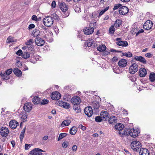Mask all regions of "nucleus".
<instances>
[{
  "label": "nucleus",
  "mask_w": 155,
  "mask_h": 155,
  "mask_svg": "<svg viewBox=\"0 0 155 155\" xmlns=\"http://www.w3.org/2000/svg\"><path fill=\"white\" fill-rule=\"evenodd\" d=\"M140 133L139 130L137 129H131L129 131L128 133L127 132H124L123 133L121 132H119L120 135L122 137L124 135H129L133 138H135L138 136V134Z\"/></svg>",
  "instance_id": "1"
},
{
  "label": "nucleus",
  "mask_w": 155,
  "mask_h": 155,
  "mask_svg": "<svg viewBox=\"0 0 155 155\" xmlns=\"http://www.w3.org/2000/svg\"><path fill=\"white\" fill-rule=\"evenodd\" d=\"M43 22L45 26L47 27H51L53 24L54 20L50 16L45 17L43 19Z\"/></svg>",
  "instance_id": "2"
},
{
  "label": "nucleus",
  "mask_w": 155,
  "mask_h": 155,
  "mask_svg": "<svg viewBox=\"0 0 155 155\" xmlns=\"http://www.w3.org/2000/svg\"><path fill=\"white\" fill-rule=\"evenodd\" d=\"M130 146L133 150L135 151H138L140 150L141 144L139 141H134L131 143Z\"/></svg>",
  "instance_id": "3"
},
{
  "label": "nucleus",
  "mask_w": 155,
  "mask_h": 155,
  "mask_svg": "<svg viewBox=\"0 0 155 155\" xmlns=\"http://www.w3.org/2000/svg\"><path fill=\"white\" fill-rule=\"evenodd\" d=\"M9 133L8 129L6 127H2L0 129V134L3 137H7Z\"/></svg>",
  "instance_id": "4"
},
{
  "label": "nucleus",
  "mask_w": 155,
  "mask_h": 155,
  "mask_svg": "<svg viewBox=\"0 0 155 155\" xmlns=\"http://www.w3.org/2000/svg\"><path fill=\"white\" fill-rule=\"evenodd\" d=\"M138 65L135 63L133 64L129 68V72L130 73L134 74L138 71Z\"/></svg>",
  "instance_id": "5"
},
{
  "label": "nucleus",
  "mask_w": 155,
  "mask_h": 155,
  "mask_svg": "<svg viewBox=\"0 0 155 155\" xmlns=\"http://www.w3.org/2000/svg\"><path fill=\"white\" fill-rule=\"evenodd\" d=\"M41 151H43L41 149L36 148L31 151L28 155H42Z\"/></svg>",
  "instance_id": "6"
},
{
  "label": "nucleus",
  "mask_w": 155,
  "mask_h": 155,
  "mask_svg": "<svg viewBox=\"0 0 155 155\" xmlns=\"http://www.w3.org/2000/svg\"><path fill=\"white\" fill-rule=\"evenodd\" d=\"M153 25V22L151 21L147 20L144 23L143 25V28L145 30H150L152 28Z\"/></svg>",
  "instance_id": "7"
},
{
  "label": "nucleus",
  "mask_w": 155,
  "mask_h": 155,
  "mask_svg": "<svg viewBox=\"0 0 155 155\" xmlns=\"http://www.w3.org/2000/svg\"><path fill=\"white\" fill-rule=\"evenodd\" d=\"M129 11L128 8L126 6H124L120 8L119 12L121 15H124L128 13Z\"/></svg>",
  "instance_id": "8"
},
{
  "label": "nucleus",
  "mask_w": 155,
  "mask_h": 155,
  "mask_svg": "<svg viewBox=\"0 0 155 155\" xmlns=\"http://www.w3.org/2000/svg\"><path fill=\"white\" fill-rule=\"evenodd\" d=\"M58 105L61 106L66 109H69L70 108V105L66 102H64L62 101H59L57 102Z\"/></svg>",
  "instance_id": "9"
},
{
  "label": "nucleus",
  "mask_w": 155,
  "mask_h": 155,
  "mask_svg": "<svg viewBox=\"0 0 155 155\" xmlns=\"http://www.w3.org/2000/svg\"><path fill=\"white\" fill-rule=\"evenodd\" d=\"M85 114L89 117H90L92 115L93 110L92 107L89 106L85 108L84 110Z\"/></svg>",
  "instance_id": "10"
},
{
  "label": "nucleus",
  "mask_w": 155,
  "mask_h": 155,
  "mask_svg": "<svg viewBox=\"0 0 155 155\" xmlns=\"http://www.w3.org/2000/svg\"><path fill=\"white\" fill-rule=\"evenodd\" d=\"M121 39L120 38H117L116 39L117 41H118L116 42L117 45L119 46H122L123 47L127 46L128 45L127 42L126 41L120 40Z\"/></svg>",
  "instance_id": "11"
},
{
  "label": "nucleus",
  "mask_w": 155,
  "mask_h": 155,
  "mask_svg": "<svg viewBox=\"0 0 155 155\" xmlns=\"http://www.w3.org/2000/svg\"><path fill=\"white\" fill-rule=\"evenodd\" d=\"M81 101V98L78 96L74 97L71 99V102L74 105L79 104Z\"/></svg>",
  "instance_id": "12"
},
{
  "label": "nucleus",
  "mask_w": 155,
  "mask_h": 155,
  "mask_svg": "<svg viewBox=\"0 0 155 155\" xmlns=\"http://www.w3.org/2000/svg\"><path fill=\"white\" fill-rule=\"evenodd\" d=\"M51 97L53 100H58L61 97L60 94L57 91L53 92L51 94Z\"/></svg>",
  "instance_id": "13"
},
{
  "label": "nucleus",
  "mask_w": 155,
  "mask_h": 155,
  "mask_svg": "<svg viewBox=\"0 0 155 155\" xmlns=\"http://www.w3.org/2000/svg\"><path fill=\"white\" fill-rule=\"evenodd\" d=\"M36 45L39 46H43L45 43V41L41 38L38 37L35 41Z\"/></svg>",
  "instance_id": "14"
},
{
  "label": "nucleus",
  "mask_w": 155,
  "mask_h": 155,
  "mask_svg": "<svg viewBox=\"0 0 155 155\" xmlns=\"http://www.w3.org/2000/svg\"><path fill=\"white\" fill-rule=\"evenodd\" d=\"M32 108V104L29 102L25 103L23 107L24 110L26 112H29Z\"/></svg>",
  "instance_id": "15"
},
{
  "label": "nucleus",
  "mask_w": 155,
  "mask_h": 155,
  "mask_svg": "<svg viewBox=\"0 0 155 155\" xmlns=\"http://www.w3.org/2000/svg\"><path fill=\"white\" fill-rule=\"evenodd\" d=\"M127 63V60L122 59L119 61L118 64L120 68H124L126 66Z\"/></svg>",
  "instance_id": "16"
},
{
  "label": "nucleus",
  "mask_w": 155,
  "mask_h": 155,
  "mask_svg": "<svg viewBox=\"0 0 155 155\" xmlns=\"http://www.w3.org/2000/svg\"><path fill=\"white\" fill-rule=\"evenodd\" d=\"M18 125V123L14 120H11L9 122V126L13 129L16 128Z\"/></svg>",
  "instance_id": "17"
},
{
  "label": "nucleus",
  "mask_w": 155,
  "mask_h": 155,
  "mask_svg": "<svg viewBox=\"0 0 155 155\" xmlns=\"http://www.w3.org/2000/svg\"><path fill=\"white\" fill-rule=\"evenodd\" d=\"M84 33L86 35H90L94 31V28L93 27H88L85 28L83 30Z\"/></svg>",
  "instance_id": "18"
},
{
  "label": "nucleus",
  "mask_w": 155,
  "mask_h": 155,
  "mask_svg": "<svg viewBox=\"0 0 155 155\" xmlns=\"http://www.w3.org/2000/svg\"><path fill=\"white\" fill-rule=\"evenodd\" d=\"M100 115L101 117L104 119V120H106L109 117V115L107 111H102L101 112Z\"/></svg>",
  "instance_id": "19"
},
{
  "label": "nucleus",
  "mask_w": 155,
  "mask_h": 155,
  "mask_svg": "<svg viewBox=\"0 0 155 155\" xmlns=\"http://www.w3.org/2000/svg\"><path fill=\"white\" fill-rule=\"evenodd\" d=\"M134 58L136 61H139L144 64L146 63L147 62L146 60L143 57L141 56H136L134 57Z\"/></svg>",
  "instance_id": "20"
},
{
  "label": "nucleus",
  "mask_w": 155,
  "mask_h": 155,
  "mask_svg": "<svg viewBox=\"0 0 155 155\" xmlns=\"http://www.w3.org/2000/svg\"><path fill=\"white\" fill-rule=\"evenodd\" d=\"M60 7L63 12H65L67 11L68 8V6L66 5L64 2L61 3L59 5Z\"/></svg>",
  "instance_id": "21"
},
{
  "label": "nucleus",
  "mask_w": 155,
  "mask_h": 155,
  "mask_svg": "<svg viewBox=\"0 0 155 155\" xmlns=\"http://www.w3.org/2000/svg\"><path fill=\"white\" fill-rule=\"evenodd\" d=\"M147 74V71L144 68H141L139 71V74L141 77H143L145 76Z\"/></svg>",
  "instance_id": "22"
},
{
  "label": "nucleus",
  "mask_w": 155,
  "mask_h": 155,
  "mask_svg": "<svg viewBox=\"0 0 155 155\" xmlns=\"http://www.w3.org/2000/svg\"><path fill=\"white\" fill-rule=\"evenodd\" d=\"M140 155H149L148 150L146 148H142L140 149Z\"/></svg>",
  "instance_id": "23"
},
{
  "label": "nucleus",
  "mask_w": 155,
  "mask_h": 155,
  "mask_svg": "<svg viewBox=\"0 0 155 155\" xmlns=\"http://www.w3.org/2000/svg\"><path fill=\"white\" fill-rule=\"evenodd\" d=\"M124 125L121 123H118L116 124L115 126V129L117 130H119V132H120V131L122 130V129L124 128Z\"/></svg>",
  "instance_id": "24"
},
{
  "label": "nucleus",
  "mask_w": 155,
  "mask_h": 155,
  "mask_svg": "<svg viewBox=\"0 0 155 155\" xmlns=\"http://www.w3.org/2000/svg\"><path fill=\"white\" fill-rule=\"evenodd\" d=\"M117 120V117L115 116H112L109 119L108 123L109 124H111L116 122Z\"/></svg>",
  "instance_id": "25"
},
{
  "label": "nucleus",
  "mask_w": 155,
  "mask_h": 155,
  "mask_svg": "<svg viewBox=\"0 0 155 155\" xmlns=\"http://www.w3.org/2000/svg\"><path fill=\"white\" fill-rule=\"evenodd\" d=\"M41 100L38 96H35L32 99V101L35 104H37L40 103Z\"/></svg>",
  "instance_id": "26"
},
{
  "label": "nucleus",
  "mask_w": 155,
  "mask_h": 155,
  "mask_svg": "<svg viewBox=\"0 0 155 155\" xmlns=\"http://www.w3.org/2000/svg\"><path fill=\"white\" fill-rule=\"evenodd\" d=\"M71 123V121L70 120L67 119L64 120L61 124V127L68 126Z\"/></svg>",
  "instance_id": "27"
},
{
  "label": "nucleus",
  "mask_w": 155,
  "mask_h": 155,
  "mask_svg": "<svg viewBox=\"0 0 155 155\" xmlns=\"http://www.w3.org/2000/svg\"><path fill=\"white\" fill-rule=\"evenodd\" d=\"M13 72L14 74L17 76L19 77L21 75V71L18 68H15L14 69Z\"/></svg>",
  "instance_id": "28"
},
{
  "label": "nucleus",
  "mask_w": 155,
  "mask_h": 155,
  "mask_svg": "<svg viewBox=\"0 0 155 155\" xmlns=\"http://www.w3.org/2000/svg\"><path fill=\"white\" fill-rule=\"evenodd\" d=\"M40 31L36 29L33 30L31 35L34 37L37 38L40 35Z\"/></svg>",
  "instance_id": "29"
},
{
  "label": "nucleus",
  "mask_w": 155,
  "mask_h": 155,
  "mask_svg": "<svg viewBox=\"0 0 155 155\" xmlns=\"http://www.w3.org/2000/svg\"><path fill=\"white\" fill-rule=\"evenodd\" d=\"M106 46L104 45H100L97 48V50L99 51H104L106 49Z\"/></svg>",
  "instance_id": "30"
},
{
  "label": "nucleus",
  "mask_w": 155,
  "mask_h": 155,
  "mask_svg": "<svg viewBox=\"0 0 155 155\" xmlns=\"http://www.w3.org/2000/svg\"><path fill=\"white\" fill-rule=\"evenodd\" d=\"M25 129H26V127H25L23 129L21 132V133L20 134V140L21 142H22V141L23 140V139L24 137V134L25 132Z\"/></svg>",
  "instance_id": "31"
},
{
  "label": "nucleus",
  "mask_w": 155,
  "mask_h": 155,
  "mask_svg": "<svg viewBox=\"0 0 155 155\" xmlns=\"http://www.w3.org/2000/svg\"><path fill=\"white\" fill-rule=\"evenodd\" d=\"M77 132V128L75 126L73 127L70 130V133L72 135H74Z\"/></svg>",
  "instance_id": "32"
},
{
  "label": "nucleus",
  "mask_w": 155,
  "mask_h": 155,
  "mask_svg": "<svg viewBox=\"0 0 155 155\" xmlns=\"http://www.w3.org/2000/svg\"><path fill=\"white\" fill-rule=\"evenodd\" d=\"M53 19L56 20H59L60 19L58 15L57 14H56V13L54 12L52 14L51 16H50Z\"/></svg>",
  "instance_id": "33"
},
{
  "label": "nucleus",
  "mask_w": 155,
  "mask_h": 155,
  "mask_svg": "<svg viewBox=\"0 0 155 155\" xmlns=\"http://www.w3.org/2000/svg\"><path fill=\"white\" fill-rule=\"evenodd\" d=\"M16 40H14L13 38L11 36H9L7 38V43H8L12 42H16Z\"/></svg>",
  "instance_id": "34"
},
{
  "label": "nucleus",
  "mask_w": 155,
  "mask_h": 155,
  "mask_svg": "<svg viewBox=\"0 0 155 155\" xmlns=\"http://www.w3.org/2000/svg\"><path fill=\"white\" fill-rule=\"evenodd\" d=\"M150 81L153 82L155 80V73H150L149 76Z\"/></svg>",
  "instance_id": "35"
},
{
  "label": "nucleus",
  "mask_w": 155,
  "mask_h": 155,
  "mask_svg": "<svg viewBox=\"0 0 155 155\" xmlns=\"http://www.w3.org/2000/svg\"><path fill=\"white\" fill-rule=\"evenodd\" d=\"M122 21L120 20H117L115 21L114 25L115 27H119Z\"/></svg>",
  "instance_id": "36"
},
{
  "label": "nucleus",
  "mask_w": 155,
  "mask_h": 155,
  "mask_svg": "<svg viewBox=\"0 0 155 155\" xmlns=\"http://www.w3.org/2000/svg\"><path fill=\"white\" fill-rule=\"evenodd\" d=\"M67 135V134L66 133H61L59 135L58 138V141H59L60 140L65 137Z\"/></svg>",
  "instance_id": "37"
},
{
  "label": "nucleus",
  "mask_w": 155,
  "mask_h": 155,
  "mask_svg": "<svg viewBox=\"0 0 155 155\" xmlns=\"http://www.w3.org/2000/svg\"><path fill=\"white\" fill-rule=\"evenodd\" d=\"M30 56L29 54L27 52H24L22 55V57L25 59L28 58Z\"/></svg>",
  "instance_id": "38"
},
{
  "label": "nucleus",
  "mask_w": 155,
  "mask_h": 155,
  "mask_svg": "<svg viewBox=\"0 0 155 155\" xmlns=\"http://www.w3.org/2000/svg\"><path fill=\"white\" fill-rule=\"evenodd\" d=\"M122 55L128 58H130L132 56V54L129 51L127 53H122Z\"/></svg>",
  "instance_id": "39"
},
{
  "label": "nucleus",
  "mask_w": 155,
  "mask_h": 155,
  "mask_svg": "<svg viewBox=\"0 0 155 155\" xmlns=\"http://www.w3.org/2000/svg\"><path fill=\"white\" fill-rule=\"evenodd\" d=\"M79 104H75L73 106V109L76 111L77 113H78L80 111V107H79Z\"/></svg>",
  "instance_id": "40"
},
{
  "label": "nucleus",
  "mask_w": 155,
  "mask_h": 155,
  "mask_svg": "<svg viewBox=\"0 0 155 155\" xmlns=\"http://www.w3.org/2000/svg\"><path fill=\"white\" fill-rule=\"evenodd\" d=\"M115 31V29L113 25H112L110 28L109 29V32L110 34L112 35L114 33Z\"/></svg>",
  "instance_id": "41"
},
{
  "label": "nucleus",
  "mask_w": 155,
  "mask_h": 155,
  "mask_svg": "<svg viewBox=\"0 0 155 155\" xmlns=\"http://www.w3.org/2000/svg\"><path fill=\"white\" fill-rule=\"evenodd\" d=\"M109 7V6H108L105 8L104 9L102 10L99 13V16H101L108 9Z\"/></svg>",
  "instance_id": "42"
},
{
  "label": "nucleus",
  "mask_w": 155,
  "mask_h": 155,
  "mask_svg": "<svg viewBox=\"0 0 155 155\" xmlns=\"http://www.w3.org/2000/svg\"><path fill=\"white\" fill-rule=\"evenodd\" d=\"M2 78L3 80H7L9 79V77L5 73H4L3 74L2 77Z\"/></svg>",
  "instance_id": "43"
},
{
  "label": "nucleus",
  "mask_w": 155,
  "mask_h": 155,
  "mask_svg": "<svg viewBox=\"0 0 155 155\" xmlns=\"http://www.w3.org/2000/svg\"><path fill=\"white\" fill-rule=\"evenodd\" d=\"M99 107V104L98 102H96L93 104V107L94 109H98Z\"/></svg>",
  "instance_id": "44"
},
{
  "label": "nucleus",
  "mask_w": 155,
  "mask_h": 155,
  "mask_svg": "<svg viewBox=\"0 0 155 155\" xmlns=\"http://www.w3.org/2000/svg\"><path fill=\"white\" fill-rule=\"evenodd\" d=\"M102 118L101 116H98L96 117L95 118V121L97 122H101L102 120Z\"/></svg>",
  "instance_id": "45"
},
{
  "label": "nucleus",
  "mask_w": 155,
  "mask_h": 155,
  "mask_svg": "<svg viewBox=\"0 0 155 155\" xmlns=\"http://www.w3.org/2000/svg\"><path fill=\"white\" fill-rule=\"evenodd\" d=\"M34 42V41L32 39H30L29 40L27 41V42H26L25 44L27 45H32Z\"/></svg>",
  "instance_id": "46"
},
{
  "label": "nucleus",
  "mask_w": 155,
  "mask_h": 155,
  "mask_svg": "<svg viewBox=\"0 0 155 155\" xmlns=\"http://www.w3.org/2000/svg\"><path fill=\"white\" fill-rule=\"evenodd\" d=\"M49 101L48 100H43L41 102H40L41 105H44L45 104H48V103Z\"/></svg>",
  "instance_id": "47"
},
{
  "label": "nucleus",
  "mask_w": 155,
  "mask_h": 155,
  "mask_svg": "<svg viewBox=\"0 0 155 155\" xmlns=\"http://www.w3.org/2000/svg\"><path fill=\"white\" fill-rule=\"evenodd\" d=\"M87 46L88 47H90L92 46L93 44V41L92 39L90 40L87 42Z\"/></svg>",
  "instance_id": "48"
},
{
  "label": "nucleus",
  "mask_w": 155,
  "mask_h": 155,
  "mask_svg": "<svg viewBox=\"0 0 155 155\" xmlns=\"http://www.w3.org/2000/svg\"><path fill=\"white\" fill-rule=\"evenodd\" d=\"M21 118V119L24 120L26 121L27 118V115L26 114H23L22 115Z\"/></svg>",
  "instance_id": "49"
},
{
  "label": "nucleus",
  "mask_w": 155,
  "mask_h": 155,
  "mask_svg": "<svg viewBox=\"0 0 155 155\" xmlns=\"http://www.w3.org/2000/svg\"><path fill=\"white\" fill-rule=\"evenodd\" d=\"M12 71V68H10L9 69L5 71V73L7 75H8L11 74Z\"/></svg>",
  "instance_id": "50"
},
{
  "label": "nucleus",
  "mask_w": 155,
  "mask_h": 155,
  "mask_svg": "<svg viewBox=\"0 0 155 155\" xmlns=\"http://www.w3.org/2000/svg\"><path fill=\"white\" fill-rule=\"evenodd\" d=\"M27 47L28 49L31 51H32L34 49V47L32 45H27Z\"/></svg>",
  "instance_id": "51"
},
{
  "label": "nucleus",
  "mask_w": 155,
  "mask_h": 155,
  "mask_svg": "<svg viewBox=\"0 0 155 155\" xmlns=\"http://www.w3.org/2000/svg\"><path fill=\"white\" fill-rule=\"evenodd\" d=\"M121 6V5L120 4H115L114 7L113 9L114 10L117 9L119 8Z\"/></svg>",
  "instance_id": "52"
},
{
  "label": "nucleus",
  "mask_w": 155,
  "mask_h": 155,
  "mask_svg": "<svg viewBox=\"0 0 155 155\" xmlns=\"http://www.w3.org/2000/svg\"><path fill=\"white\" fill-rule=\"evenodd\" d=\"M68 142H64L62 144V147L64 148H66L68 147Z\"/></svg>",
  "instance_id": "53"
},
{
  "label": "nucleus",
  "mask_w": 155,
  "mask_h": 155,
  "mask_svg": "<svg viewBox=\"0 0 155 155\" xmlns=\"http://www.w3.org/2000/svg\"><path fill=\"white\" fill-rule=\"evenodd\" d=\"M77 146L76 145H73L72 147L71 150L73 152H75L77 150Z\"/></svg>",
  "instance_id": "54"
},
{
  "label": "nucleus",
  "mask_w": 155,
  "mask_h": 155,
  "mask_svg": "<svg viewBox=\"0 0 155 155\" xmlns=\"http://www.w3.org/2000/svg\"><path fill=\"white\" fill-rule=\"evenodd\" d=\"M16 54L18 56H21V55H22L23 54V52L22 50L21 49L18 50L16 52Z\"/></svg>",
  "instance_id": "55"
},
{
  "label": "nucleus",
  "mask_w": 155,
  "mask_h": 155,
  "mask_svg": "<svg viewBox=\"0 0 155 155\" xmlns=\"http://www.w3.org/2000/svg\"><path fill=\"white\" fill-rule=\"evenodd\" d=\"M35 27V25L33 24H30L28 28V30H30L33 28H34Z\"/></svg>",
  "instance_id": "56"
},
{
  "label": "nucleus",
  "mask_w": 155,
  "mask_h": 155,
  "mask_svg": "<svg viewBox=\"0 0 155 155\" xmlns=\"http://www.w3.org/2000/svg\"><path fill=\"white\" fill-rule=\"evenodd\" d=\"M78 128L81 129L83 130H84L86 129V127L85 126H83L82 124L79 125L78 126Z\"/></svg>",
  "instance_id": "57"
},
{
  "label": "nucleus",
  "mask_w": 155,
  "mask_h": 155,
  "mask_svg": "<svg viewBox=\"0 0 155 155\" xmlns=\"http://www.w3.org/2000/svg\"><path fill=\"white\" fill-rule=\"evenodd\" d=\"M31 19L33 20L37 21L38 20V18L36 15H33Z\"/></svg>",
  "instance_id": "58"
},
{
  "label": "nucleus",
  "mask_w": 155,
  "mask_h": 155,
  "mask_svg": "<svg viewBox=\"0 0 155 155\" xmlns=\"http://www.w3.org/2000/svg\"><path fill=\"white\" fill-rule=\"evenodd\" d=\"M31 146V144H26L25 145V150H28L29 149V147H30Z\"/></svg>",
  "instance_id": "59"
},
{
  "label": "nucleus",
  "mask_w": 155,
  "mask_h": 155,
  "mask_svg": "<svg viewBox=\"0 0 155 155\" xmlns=\"http://www.w3.org/2000/svg\"><path fill=\"white\" fill-rule=\"evenodd\" d=\"M144 31L143 29H141L138 31V32L136 34V36H137L140 33L143 32Z\"/></svg>",
  "instance_id": "60"
},
{
  "label": "nucleus",
  "mask_w": 155,
  "mask_h": 155,
  "mask_svg": "<svg viewBox=\"0 0 155 155\" xmlns=\"http://www.w3.org/2000/svg\"><path fill=\"white\" fill-rule=\"evenodd\" d=\"M145 56L148 58H150L152 56V55L150 53H147L145 55Z\"/></svg>",
  "instance_id": "61"
},
{
  "label": "nucleus",
  "mask_w": 155,
  "mask_h": 155,
  "mask_svg": "<svg viewBox=\"0 0 155 155\" xmlns=\"http://www.w3.org/2000/svg\"><path fill=\"white\" fill-rule=\"evenodd\" d=\"M56 6V2L54 1H52L51 3V6L52 8H54Z\"/></svg>",
  "instance_id": "62"
},
{
  "label": "nucleus",
  "mask_w": 155,
  "mask_h": 155,
  "mask_svg": "<svg viewBox=\"0 0 155 155\" xmlns=\"http://www.w3.org/2000/svg\"><path fill=\"white\" fill-rule=\"evenodd\" d=\"M118 60V58L117 57H114L112 58V60L113 61H117Z\"/></svg>",
  "instance_id": "63"
},
{
  "label": "nucleus",
  "mask_w": 155,
  "mask_h": 155,
  "mask_svg": "<svg viewBox=\"0 0 155 155\" xmlns=\"http://www.w3.org/2000/svg\"><path fill=\"white\" fill-rule=\"evenodd\" d=\"M48 136H44L43 137V140H46L48 139Z\"/></svg>",
  "instance_id": "64"
}]
</instances>
